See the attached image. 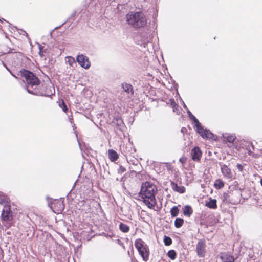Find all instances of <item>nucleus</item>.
<instances>
[{
	"label": "nucleus",
	"mask_w": 262,
	"mask_h": 262,
	"mask_svg": "<svg viewBox=\"0 0 262 262\" xmlns=\"http://www.w3.org/2000/svg\"><path fill=\"white\" fill-rule=\"evenodd\" d=\"M55 93V91L54 85L50 83L49 84L42 85V86L40 88H38V87L34 95L51 97L54 95Z\"/></svg>",
	"instance_id": "423d86ee"
},
{
	"label": "nucleus",
	"mask_w": 262,
	"mask_h": 262,
	"mask_svg": "<svg viewBox=\"0 0 262 262\" xmlns=\"http://www.w3.org/2000/svg\"><path fill=\"white\" fill-rule=\"evenodd\" d=\"M129 146H130V148H131V150L130 151H127V152H130V154H134L135 152V148H133L132 149V147H131V145H129Z\"/></svg>",
	"instance_id": "c9c22d12"
},
{
	"label": "nucleus",
	"mask_w": 262,
	"mask_h": 262,
	"mask_svg": "<svg viewBox=\"0 0 262 262\" xmlns=\"http://www.w3.org/2000/svg\"><path fill=\"white\" fill-rule=\"evenodd\" d=\"M177 107H174V110H175L176 109H177Z\"/></svg>",
	"instance_id": "37998d69"
},
{
	"label": "nucleus",
	"mask_w": 262,
	"mask_h": 262,
	"mask_svg": "<svg viewBox=\"0 0 262 262\" xmlns=\"http://www.w3.org/2000/svg\"><path fill=\"white\" fill-rule=\"evenodd\" d=\"M205 205L209 208L215 209L217 208L216 200L210 198L209 201L206 203Z\"/></svg>",
	"instance_id": "a211bd4d"
},
{
	"label": "nucleus",
	"mask_w": 262,
	"mask_h": 262,
	"mask_svg": "<svg viewBox=\"0 0 262 262\" xmlns=\"http://www.w3.org/2000/svg\"><path fill=\"white\" fill-rule=\"evenodd\" d=\"M184 223V220L181 218H177L174 221V226L176 228H179L182 227Z\"/></svg>",
	"instance_id": "a878e982"
},
{
	"label": "nucleus",
	"mask_w": 262,
	"mask_h": 262,
	"mask_svg": "<svg viewBox=\"0 0 262 262\" xmlns=\"http://www.w3.org/2000/svg\"><path fill=\"white\" fill-rule=\"evenodd\" d=\"M141 37L144 45L151 40L150 35L149 33L146 31L141 33Z\"/></svg>",
	"instance_id": "f3484780"
},
{
	"label": "nucleus",
	"mask_w": 262,
	"mask_h": 262,
	"mask_svg": "<svg viewBox=\"0 0 262 262\" xmlns=\"http://www.w3.org/2000/svg\"><path fill=\"white\" fill-rule=\"evenodd\" d=\"M206 243L205 241L200 240L196 245L197 255L200 257H204L206 253Z\"/></svg>",
	"instance_id": "1a4fd4ad"
},
{
	"label": "nucleus",
	"mask_w": 262,
	"mask_h": 262,
	"mask_svg": "<svg viewBox=\"0 0 262 262\" xmlns=\"http://www.w3.org/2000/svg\"><path fill=\"white\" fill-rule=\"evenodd\" d=\"M186 130V128L185 127H182L181 129V132L184 133Z\"/></svg>",
	"instance_id": "4c0bfd02"
},
{
	"label": "nucleus",
	"mask_w": 262,
	"mask_h": 262,
	"mask_svg": "<svg viewBox=\"0 0 262 262\" xmlns=\"http://www.w3.org/2000/svg\"><path fill=\"white\" fill-rule=\"evenodd\" d=\"M66 62L68 64L70 67H74L76 66V61L74 58L72 56H67L66 58Z\"/></svg>",
	"instance_id": "412c9836"
},
{
	"label": "nucleus",
	"mask_w": 262,
	"mask_h": 262,
	"mask_svg": "<svg viewBox=\"0 0 262 262\" xmlns=\"http://www.w3.org/2000/svg\"><path fill=\"white\" fill-rule=\"evenodd\" d=\"M24 33L27 35V33L26 31H24Z\"/></svg>",
	"instance_id": "79ce46f5"
},
{
	"label": "nucleus",
	"mask_w": 262,
	"mask_h": 262,
	"mask_svg": "<svg viewBox=\"0 0 262 262\" xmlns=\"http://www.w3.org/2000/svg\"><path fill=\"white\" fill-rule=\"evenodd\" d=\"M157 192V188L155 185L150 182L142 183L139 196L142 198L143 202L148 208H153L156 203L155 195Z\"/></svg>",
	"instance_id": "f257e3e1"
},
{
	"label": "nucleus",
	"mask_w": 262,
	"mask_h": 262,
	"mask_svg": "<svg viewBox=\"0 0 262 262\" xmlns=\"http://www.w3.org/2000/svg\"><path fill=\"white\" fill-rule=\"evenodd\" d=\"M126 171V168L122 166H120L119 169H118V173H122Z\"/></svg>",
	"instance_id": "7c9ffc66"
},
{
	"label": "nucleus",
	"mask_w": 262,
	"mask_h": 262,
	"mask_svg": "<svg viewBox=\"0 0 262 262\" xmlns=\"http://www.w3.org/2000/svg\"><path fill=\"white\" fill-rule=\"evenodd\" d=\"M187 114L190 118L193 120L194 123V126L196 127V131L203 138L213 139L214 136L209 130L204 129L201 125L198 119L188 110Z\"/></svg>",
	"instance_id": "20e7f679"
},
{
	"label": "nucleus",
	"mask_w": 262,
	"mask_h": 262,
	"mask_svg": "<svg viewBox=\"0 0 262 262\" xmlns=\"http://www.w3.org/2000/svg\"><path fill=\"white\" fill-rule=\"evenodd\" d=\"M214 186L215 188L220 189L224 187V183L222 180L218 179L215 180L214 184Z\"/></svg>",
	"instance_id": "5701e85b"
},
{
	"label": "nucleus",
	"mask_w": 262,
	"mask_h": 262,
	"mask_svg": "<svg viewBox=\"0 0 262 262\" xmlns=\"http://www.w3.org/2000/svg\"><path fill=\"white\" fill-rule=\"evenodd\" d=\"M183 107L186 108L187 111H188V108L187 107L186 105H185V104L184 103V102H183Z\"/></svg>",
	"instance_id": "58836bf2"
},
{
	"label": "nucleus",
	"mask_w": 262,
	"mask_h": 262,
	"mask_svg": "<svg viewBox=\"0 0 262 262\" xmlns=\"http://www.w3.org/2000/svg\"><path fill=\"white\" fill-rule=\"evenodd\" d=\"M10 73H11V74H12V75L13 77H15L16 78H17V77L16 76H15V75H13V74L11 72H10Z\"/></svg>",
	"instance_id": "ea45409f"
},
{
	"label": "nucleus",
	"mask_w": 262,
	"mask_h": 262,
	"mask_svg": "<svg viewBox=\"0 0 262 262\" xmlns=\"http://www.w3.org/2000/svg\"><path fill=\"white\" fill-rule=\"evenodd\" d=\"M41 54H43V51H42V52H41Z\"/></svg>",
	"instance_id": "c03bdc74"
},
{
	"label": "nucleus",
	"mask_w": 262,
	"mask_h": 262,
	"mask_svg": "<svg viewBox=\"0 0 262 262\" xmlns=\"http://www.w3.org/2000/svg\"><path fill=\"white\" fill-rule=\"evenodd\" d=\"M135 246L142 257L143 260L147 261L148 260L149 254L148 246L140 238L135 241Z\"/></svg>",
	"instance_id": "39448f33"
},
{
	"label": "nucleus",
	"mask_w": 262,
	"mask_h": 262,
	"mask_svg": "<svg viewBox=\"0 0 262 262\" xmlns=\"http://www.w3.org/2000/svg\"><path fill=\"white\" fill-rule=\"evenodd\" d=\"M220 258L223 262H234L235 258L228 252H222L220 254Z\"/></svg>",
	"instance_id": "ddd939ff"
},
{
	"label": "nucleus",
	"mask_w": 262,
	"mask_h": 262,
	"mask_svg": "<svg viewBox=\"0 0 262 262\" xmlns=\"http://www.w3.org/2000/svg\"><path fill=\"white\" fill-rule=\"evenodd\" d=\"M179 161H180L181 163L183 164V163L185 162V159H184L183 158H181L179 159Z\"/></svg>",
	"instance_id": "e433bc0d"
},
{
	"label": "nucleus",
	"mask_w": 262,
	"mask_h": 262,
	"mask_svg": "<svg viewBox=\"0 0 262 262\" xmlns=\"http://www.w3.org/2000/svg\"><path fill=\"white\" fill-rule=\"evenodd\" d=\"M119 229L122 232L127 233L129 230V227L123 223H120L119 224Z\"/></svg>",
	"instance_id": "b1692460"
},
{
	"label": "nucleus",
	"mask_w": 262,
	"mask_h": 262,
	"mask_svg": "<svg viewBox=\"0 0 262 262\" xmlns=\"http://www.w3.org/2000/svg\"><path fill=\"white\" fill-rule=\"evenodd\" d=\"M179 210L177 206L173 207L170 210V213L172 217H176L179 214Z\"/></svg>",
	"instance_id": "bb28decb"
},
{
	"label": "nucleus",
	"mask_w": 262,
	"mask_h": 262,
	"mask_svg": "<svg viewBox=\"0 0 262 262\" xmlns=\"http://www.w3.org/2000/svg\"><path fill=\"white\" fill-rule=\"evenodd\" d=\"M193 213V210L189 205H186L183 208V214L185 216L189 217Z\"/></svg>",
	"instance_id": "aec40b11"
},
{
	"label": "nucleus",
	"mask_w": 262,
	"mask_h": 262,
	"mask_svg": "<svg viewBox=\"0 0 262 262\" xmlns=\"http://www.w3.org/2000/svg\"><path fill=\"white\" fill-rule=\"evenodd\" d=\"M7 197L2 193H0V204H3L4 206L8 205Z\"/></svg>",
	"instance_id": "393cba45"
},
{
	"label": "nucleus",
	"mask_w": 262,
	"mask_h": 262,
	"mask_svg": "<svg viewBox=\"0 0 262 262\" xmlns=\"http://www.w3.org/2000/svg\"><path fill=\"white\" fill-rule=\"evenodd\" d=\"M127 148H128V147H127V146H126V149L127 150Z\"/></svg>",
	"instance_id": "a18cd8bd"
},
{
	"label": "nucleus",
	"mask_w": 262,
	"mask_h": 262,
	"mask_svg": "<svg viewBox=\"0 0 262 262\" xmlns=\"http://www.w3.org/2000/svg\"><path fill=\"white\" fill-rule=\"evenodd\" d=\"M38 46H39V55L41 57H43V54H41V52H42V51L43 50V47H42L40 44H38Z\"/></svg>",
	"instance_id": "72a5a7b5"
},
{
	"label": "nucleus",
	"mask_w": 262,
	"mask_h": 262,
	"mask_svg": "<svg viewBox=\"0 0 262 262\" xmlns=\"http://www.w3.org/2000/svg\"><path fill=\"white\" fill-rule=\"evenodd\" d=\"M117 124L119 126H123L124 123L121 119H117Z\"/></svg>",
	"instance_id": "473e14b6"
},
{
	"label": "nucleus",
	"mask_w": 262,
	"mask_h": 262,
	"mask_svg": "<svg viewBox=\"0 0 262 262\" xmlns=\"http://www.w3.org/2000/svg\"><path fill=\"white\" fill-rule=\"evenodd\" d=\"M163 242L166 246H169L172 243V239L169 236H164Z\"/></svg>",
	"instance_id": "c85d7f7f"
},
{
	"label": "nucleus",
	"mask_w": 262,
	"mask_h": 262,
	"mask_svg": "<svg viewBox=\"0 0 262 262\" xmlns=\"http://www.w3.org/2000/svg\"><path fill=\"white\" fill-rule=\"evenodd\" d=\"M20 75L24 78L27 92L34 95L37 88L39 86L40 80L32 72L23 69L20 71Z\"/></svg>",
	"instance_id": "7ed1b4c3"
},
{
	"label": "nucleus",
	"mask_w": 262,
	"mask_h": 262,
	"mask_svg": "<svg viewBox=\"0 0 262 262\" xmlns=\"http://www.w3.org/2000/svg\"><path fill=\"white\" fill-rule=\"evenodd\" d=\"M126 24L135 30L145 28L147 24V18L143 12L130 11L125 15Z\"/></svg>",
	"instance_id": "f03ea898"
},
{
	"label": "nucleus",
	"mask_w": 262,
	"mask_h": 262,
	"mask_svg": "<svg viewBox=\"0 0 262 262\" xmlns=\"http://www.w3.org/2000/svg\"><path fill=\"white\" fill-rule=\"evenodd\" d=\"M221 170L224 177L231 178L232 174L231 169L226 165H223L221 167Z\"/></svg>",
	"instance_id": "dca6fc26"
},
{
	"label": "nucleus",
	"mask_w": 262,
	"mask_h": 262,
	"mask_svg": "<svg viewBox=\"0 0 262 262\" xmlns=\"http://www.w3.org/2000/svg\"><path fill=\"white\" fill-rule=\"evenodd\" d=\"M56 213H60L64 210V205L63 201H55L52 204Z\"/></svg>",
	"instance_id": "f8f14e48"
},
{
	"label": "nucleus",
	"mask_w": 262,
	"mask_h": 262,
	"mask_svg": "<svg viewBox=\"0 0 262 262\" xmlns=\"http://www.w3.org/2000/svg\"><path fill=\"white\" fill-rule=\"evenodd\" d=\"M192 159L194 161H199L202 156V151L199 147H195L191 150Z\"/></svg>",
	"instance_id": "9b49d317"
},
{
	"label": "nucleus",
	"mask_w": 262,
	"mask_h": 262,
	"mask_svg": "<svg viewBox=\"0 0 262 262\" xmlns=\"http://www.w3.org/2000/svg\"><path fill=\"white\" fill-rule=\"evenodd\" d=\"M236 167L237 168L238 170L239 171H242L243 170V165L241 164H237L236 165Z\"/></svg>",
	"instance_id": "2f4dec72"
},
{
	"label": "nucleus",
	"mask_w": 262,
	"mask_h": 262,
	"mask_svg": "<svg viewBox=\"0 0 262 262\" xmlns=\"http://www.w3.org/2000/svg\"><path fill=\"white\" fill-rule=\"evenodd\" d=\"M223 137L224 139H226V140L230 143H233L236 139L235 136L232 134H226L223 135Z\"/></svg>",
	"instance_id": "4be33fe9"
},
{
	"label": "nucleus",
	"mask_w": 262,
	"mask_h": 262,
	"mask_svg": "<svg viewBox=\"0 0 262 262\" xmlns=\"http://www.w3.org/2000/svg\"><path fill=\"white\" fill-rule=\"evenodd\" d=\"M108 157L112 162H114L118 158L117 153L113 149H110L108 152Z\"/></svg>",
	"instance_id": "6ab92c4d"
},
{
	"label": "nucleus",
	"mask_w": 262,
	"mask_h": 262,
	"mask_svg": "<svg viewBox=\"0 0 262 262\" xmlns=\"http://www.w3.org/2000/svg\"><path fill=\"white\" fill-rule=\"evenodd\" d=\"M76 60L78 64L84 69H89L91 66L88 57L83 54L78 55L77 56Z\"/></svg>",
	"instance_id": "6e6552de"
},
{
	"label": "nucleus",
	"mask_w": 262,
	"mask_h": 262,
	"mask_svg": "<svg viewBox=\"0 0 262 262\" xmlns=\"http://www.w3.org/2000/svg\"><path fill=\"white\" fill-rule=\"evenodd\" d=\"M0 21H2V20L0 19Z\"/></svg>",
	"instance_id": "49530a36"
},
{
	"label": "nucleus",
	"mask_w": 262,
	"mask_h": 262,
	"mask_svg": "<svg viewBox=\"0 0 262 262\" xmlns=\"http://www.w3.org/2000/svg\"><path fill=\"white\" fill-rule=\"evenodd\" d=\"M243 148L246 150L245 154H248L249 156L254 157V154L253 151L254 150V147L252 142L248 141H244L242 143Z\"/></svg>",
	"instance_id": "9d476101"
},
{
	"label": "nucleus",
	"mask_w": 262,
	"mask_h": 262,
	"mask_svg": "<svg viewBox=\"0 0 262 262\" xmlns=\"http://www.w3.org/2000/svg\"><path fill=\"white\" fill-rule=\"evenodd\" d=\"M260 184H261V185L262 186V179L260 180Z\"/></svg>",
	"instance_id": "a19ab883"
},
{
	"label": "nucleus",
	"mask_w": 262,
	"mask_h": 262,
	"mask_svg": "<svg viewBox=\"0 0 262 262\" xmlns=\"http://www.w3.org/2000/svg\"><path fill=\"white\" fill-rule=\"evenodd\" d=\"M62 105L63 106V107H62L63 111L64 112H66L67 111V110H68V108H67V107L66 106V104H65V103L63 101H62Z\"/></svg>",
	"instance_id": "f704fd0d"
},
{
	"label": "nucleus",
	"mask_w": 262,
	"mask_h": 262,
	"mask_svg": "<svg viewBox=\"0 0 262 262\" xmlns=\"http://www.w3.org/2000/svg\"><path fill=\"white\" fill-rule=\"evenodd\" d=\"M167 255L171 260H174L176 257V252L173 250H170L168 252Z\"/></svg>",
	"instance_id": "cd10ccee"
},
{
	"label": "nucleus",
	"mask_w": 262,
	"mask_h": 262,
	"mask_svg": "<svg viewBox=\"0 0 262 262\" xmlns=\"http://www.w3.org/2000/svg\"><path fill=\"white\" fill-rule=\"evenodd\" d=\"M2 220L4 222L11 221L13 219L12 211L10 205H5L2 210Z\"/></svg>",
	"instance_id": "0eeeda50"
},
{
	"label": "nucleus",
	"mask_w": 262,
	"mask_h": 262,
	"mask_svg": "<svg viewBox=\"0 0 262 262\" xmlns=\"http://www.w3.org/2000/svg\"><path fill=\"white\" fill-rule=\"evenodd\" d=\"M170 186L171 188L176 192L180 193H183L185 191V188L182 186H178L177 184L173 182H170Z\"/></svg>",
	"instance_id": "2eb2a0df"
},
{
	"label": "nucleus",
	"mask_w": 262,
	"mask_h": 262,
	"mask_svg": "<svg viewBox=\"0 0 262 262\" xmlns=\"http://www.w3.org/2000/svg\"><path fill=\"white\" fill-rule=\"evenodd\" d=\"M121 87L123 89V91L129 95V97L133 95V88L131 84L127 83H123L121 85Z\"/></svg>",
	"instance_id": "4468645a"
},
{
	"label": "nucleus",
	"mask_w": 262,
	"mask_h": 262,
	"mask_svg": "<svg viewBox=\"0 0 262 262\" xmlns=\"http://www.w3.org/2000/svg\"><path fill=\"white\" fill-rule=\"evenodd\" d=\"M167 103L170 104L173 108V112H174V107H178V105L175 102L174 99H170Z\"/></svg>",
	"instance_id": "c756f323"
}]
</instances>
